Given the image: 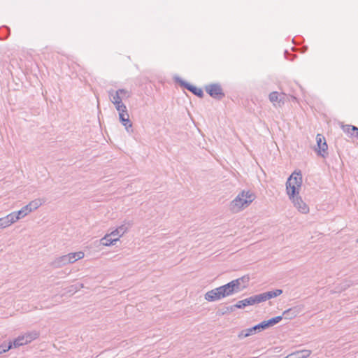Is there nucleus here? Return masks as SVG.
Masks as SVG:
<instances>
[{
  "mask_svg": "<svg viewBox=\"0 0 358 358\" xmlns=\"http://www.w3.org/2000/svg\"><path fill=\"white\" fill-rule=\"evenodd\" d=\"M241 279L234 280L229 283L207 292L204 298L208 301H215L231 296L241 290Z\"/></svg>",
  "mask_w": 358,
  "mask_h": 358,
  "instance_id": "1",
  "label": "nucleus"
},
{
  "mask_svg": "<svg viewBox=\"0 0 358 358\" xmlns=\"http://www.w3.org/2000/svg\"><path fill=\"white\" fill-rule=\"evenodd\" d=\"M255 193L250 189L241 190L229 203V209L232 213H238L248 208L256 199Z\"/></svg>",
  "mask_w": 358,
  "mask_h": 358,
  "instance_id": "2",
  "label": "nucleus"
},
{
  "mask_svg": "<svg viewBox=\"0 0 358 358\" xmlns=\"http://www.w3.org/2000/svg\"><path fill=\"white\" fill-rule=\"evenodd\" d=\"M132 223L130 221L124 220L120 226L101 238V244L106 247L114 245L121 237L127 233Z\"/></svg>",
  "mask_w": 358,
  "mask_h": 358,
  "instance_id": "3",
  "label": "nucleus"
},
{
  "mask_svg": "<svg viewBox=\"0 0 358 358\" xmlns=\"http://www.w3.org/2000/svg\"><path fill=\"white\" fill-rule=\"evenodd\" d=\"M282 317L281 316H277L273 318H271L268 320H265L262 322L261 323L246 329H243L239 332L238 334V338L239 339H243L245 338H247L248 336H252L257 333L261 332L263 330L268 328L269 327H271L277 323H278L280 321H281Z\"/></svg>",
  "mask_w": 358,
  "mask_h": 358,
  "instance_id": "4",
  "label": "nucleus"
},
{
  "mask_svg": "<svg viewBox=\"0 0 358 358\" xmlns=\"http://www.w3.org/2000/svg\"><path fill=\"white\" fill-rule=\"evenodd\" d=\"M303 177L301 171H294L286 182V193L288 197L299 194L302 187Z\"/></svg>",
  "mask_w": 358,
  "mask_h": 358,
  "instance_id": "5",
  "label": "nucleus"
},
{
  "mask_svg": "<svg viewBox=\"0 0 358 358\" xmlns=\"http://www.w3.org/2000/svg\"><path fill=\"white\" fill-rule=\"evenodd\" d=\"M282 293V290L276 289L275 290L264 292L259 294L253 295L249 297L250 306L264 302L272 298H275Z\"/></svg>",
  "mask_w": 358,
  "mask_h": 358,
  "instance_id": "6",
  "label": "nucleus"
},
{
  "mask_svg": "<svg viewBox=\"0 0 358 358\" xmlns=\"http://www.w3.org/2000/svg\"><path fill=\"white\" fill-rule=\"evenodd\" d=\"M117 110L118 112L119 120L120 122L124 127L126 131L128 133H131L133 131L132 123L129 120V115L127 107L118 109Z\"/></svg>",
  "mask_w": 358,
  "mask_h": 358,
  "instance_id": "7",
  "label": "nucleus"
},
{
  "mask_svg": "<svg viewBox=\"0 0 358 358\" xmlns=\"http://www.w3.org/2000/svg\"><path fill=\"white\" fill-rule=\"evenodd\" d=\"M289 199L299 213L302 214H308L309 213V206L303 201L300 194L294 197H289Z\"/></svg>",
  "mask_w": 358,
  "mask_h": 358,
  "instance_id": "8",
  "label": "nucleus"
},
{
  "mask_svg": "<svg viewBox=\"0 0 358 358\" xmlns=\"http://www.w3.org/2000/svg\"><path fill=\"white\" fill-rule=\"evenodd\" d=\"M108 95L110 101L115 105L116 110L127 107L122 103V97L121 96V94H120L118 90H110L108 92Z\"/></svg>",
  "mask_w": 358,
  "mask_h": 358,
  "instance_id": "9",
  "label": "nucleus"
},
{
  "mask_svg": "<svg viewBox=\"0 0 358 358\" xmlns=\"http://www.w3.org/2000/svg\"><path fill=\"white\" fill-rule=\"evenodd\" d=\"M206 92L209 94V95L215 99H222L224 95L222 92V90L220 85L217 84H213L206 86Z\"/></svg>",
  "mask_w": 358,
  "mask_h": 358,
  "instance_id": "10",
  "label": "nucleus"
},
{
  "mask_svg": "<svg viewBox=\"0 0 358 358\" xmlns=\"http://www.w3.org/2000/svg\"><path fill=\"white\" fill-rule=\"evenodd\" d=\"M316 141L318 148L317 154L324 157L328 148L325 138L322 134H317L316 136Z\"/></svg>",
  "mask_w": 358,
  "mask_h": 358,
  "instance_id": "11",
  "label": "nucleus"
},
{
  "mask_svg": "<svg viewBox=\"0 0 358 358\" xmlns=\"http://www.w3.org/2000/svg\"><path fill=\"white\" fill-rule=\"evenodd\" d=\"M69 264L66 255L55 257L50 263V266L54 268H62Z\"/></svg>",
  "mask_w": 358,
  "mask_h": 358,
  "instance_id": "12",
  "label": "nucleus"
},
{
  "mask_svg": "<svg viewBox=\"0 0 358 358\" xmlns=\"http://www.w3.org/2000/svg\"><path fill=\"white\" fill-rule=\"evenodd\" d=\"M85 253L83 251H78L75 252H70L66 254V257L69 264H73L78 260L83 259Z\"/></svg>",
  "mask_w": 358,
  "mask_h": 358,
  "instance_id": "13",
  "label": "nucleus"
},
{
  "mask_svg": "<svg viewBox=\"0 0 358 358\" xmlns=\"http://www.w3.org/2000/svg\"><path fill=\"white\" fill-rule=\"evenodd\" d=\"M45 202V200L44 199L38 198V199H34L31 201H30L27 205V206L28 207L30 213H31V212L36 210V209H38Z\"/></svg>",
  "mask_w": 358,
  "mask_h": 358,
  "instance_id": "14",
  "label": "nucleus"
},
{
  "mask_svg": "<svg viewBox=\"0 0 358 358\" xmlns=\"http://www.w3.org/2000/svg\"><path fill=\"white\" fill-rule=\"evenodd\" d=\"M283 94H280L277 92H273L269 94V100L274 106L279 104L282 102L283 103Z\"/></svg>",
  "mask_w": 358,
  "mask_h": 358,
  "instance_id": "15",
  "label": "nucleus"
},
{
  "mask_svg": "<svg viewBox=\"0 0 358 358\" xmlns=\"http://www.w3.org/2000/svg\"><path fill=\"white\" fill-rule=\"evenodd\" d=\"M181 85H183L186 89L192 92L194 94L202 97L203 95V90L200 88H197L193 85H191L189 83L181 81Z\"/></svg>",
  "mask_w": 358,
  "mask_h": 358,
  "instance_id": "16",
  "label": "nucleus"
},
{
  "mask_svg": "<svg viewBox=\"0 0 358 358\" xmlns=\"http://www.w3.org/2000/svg\"><path fill=\"white\" fill-rule=\"evenodd\" d=\"M341 129L349 137H355V134L358 129L357 127L350 124H343L341 126Z\"/></svg>",
  "mask_w": 358,
  "mask_h": 358,
  "instance_id": "17",
  "label": "nucleus"
},
{
  "mask_svg": "<svg viewBox=\"0 0 358 358\" xmlns=\"http://www.w3.org/2000/svg\"><path fill=\"white\" fill-rule=\"evenodd\" d=\"M12 343L13 347L17 348L28 344L27 340L25 339L24 334L16 338Z\"/></svg>",
  "mask_w": 358,
  "mask_h": 358,
  "instance_id": "18",
  "label": "nucleus"
},
{
  "mask_svg": "<svg viewBox=\"0 0 358 358\" xmlns=\"http://www.w3.org/2000/svg\"><path fill=\"white\" fill-rule=\"evenodd\" d=\"M245 305H244V302L243 301V300L241 301H238L235 305L234 306H229V307H226L225 308V310L223 311L222 313V315H224L227 313H229V312H232L234 311L236 308H245Z\"/></svg>",
  "mask_w": 358,
  "mask_h": 358,
  "instance_id": "19",
  "label": "nucleus"
},
{
  "mask_svg": "<svg viewBox=\"0 0 358 358\" xmlns=\"http://www.w3.org/2000/svg\"><path fill=\"white\" fill-rule=\"evenodd\" d=\"M24 336L25 339L27 340V343H29L39 336V333L36 331H33L24 334Z\"/></svg>",
  "mask_w": 358,
  "mask_h": 358,
  "instance_id": "20",
  "label": "nucleus"
},
{
  "mask_svg": "<svg viewBox=\"0 0 358 358\" xmlns=\"http://www.w3.org/2000/svg\"><path fill=\"white\" fill-rule=\"evenodd\" d=\"M15 212L16 213L20 220L24 218L29 213H31L27 205L23 206L20 210Z\"/></svg>",
  "mask_w": 358,
  "mask_h": 358,
  "instance_id": "21",
  "label": "nucleus"
},
{
  "mask_svg": "<svg viewBox=\"0 0 358 358\" xmlns=\"http://www.w3.org/2000/svg\"><path fill=\"white\" fill-rule=\"evenodd\" d=\"M6 216L8 220L9 226H11L13 224L15 223L16 222H17L20 220L15 211L8 214Z\"/></svg>",
  "mask_w": 358,
  "mask_h": 358,
  "instance_id": "22",
  "label": "nucleus"
},
{
  "mask_svg": "<svg viewBox=\"0 0 358 358\" xmlns=\"http://www.w3.org/2000/svg\"><path fill=\"white\" fill-rule=\"evenodd\" d=\"M10 227L6 216L0 217V229H5Z\"/></svg>",
  "mask_w": 358,
  "mask_h": 358,
  "instance_id": "23",
  "label": "nucleus"
},
{
  "mask_svg": "<svg viewBox=\"0 0 358 358\" xmlns=\"http://www.w3.org/2000/svg\"><path fill=\"white\" fill-rule=\"evenodd\" d=\"M117 90L120 92V94H121V96L122 97V99H123L129 98L131 96V93L128 90H127L119 89Z\"/></svg>",
  "mask_w": 358,
  "mask_h": 358,
  "instance_id": "24",
  "label": "nucleus"
},
{
  "mask_svg": "<svg viewBox=\"0 0 358 358\" xmlns=\"http://www.w3.org/2000/svg\"><path fill=\"white\" fill-rule=\"evenodd\" d=\"M2 347H3V345H0V349H1ZM12 348H13L12 343H9V344H8V347L6 348V349L0 350V355L3 353V352H6L9 350H10Z\"/></svg>",
  "mask_w": 358,
  "mask_h": 358,
  "instance_id": "25",
  "label": "nucleus"
},
{
  "mask_svg": "<svg viewBox=\"0 0 358 358\" xmlns=\"http://www.w3.org/2000/svg\"><path fill=\"white\" fill-rule=\"evenodd\" d=\"M243 301L244 302V305H245V307L248 306H250L249 297L247 298V299H243Z\"/></svg>",
  "mask_w": 358,
  "mask_h": 358,
  "instance_id": "26",
  "label": "nucleus"
},
{
  "mask_svg": "<svg viewBox=\"0 0 358 358\" xmlns=\"http://www.w3.org/2000/svg\"><path fill=\"white\" fill-rule=\"evenodd\" d=\"M291 310V309H289V310H285L283 312V315H285L286 314H287L289 311Z\"/></svg>",
  "mask_w": 358,
  "mask_h": 358,
  "instance_id": "27",
  "label": "nucleus"
},
{
  "mask_svg": "<svg viewBox=\"0 0 358 358\" xmlns=\"http://www.w3.org/2000/svg\"><path fill=\"white\" fill-rule=\"evenodd\" d=\"M292 99L294 101H296V98L295 96H292Z\"/></svg>",
  "mask_w": 358,
  "mask_h": 358,
  "instance_id": "28",
  "label": "nucleus"
},
{
  "mask_svg": "<svg viewBox=\"0 0 358 358\" xmlns=\"http://www.w3.org/2000/svg\"><path fill=\"white\" fill-rule=\"evenodd\" d=\"M7 347H8V346H4V345H3V347L1 348V350H2V349H6V348H7Z\"/></svg>",
  "mask_w": 358,
  "mask_h": 358,
  "instance_id": "29",
  "label": "nucleus"
},
{
  "mask_svg": "<svg viewBox=\"0 0 358 358\" xmlns=\"http://www.w3.org/2000/svg\"><path fill=\"white\" fill-rule=\"evenodd\" d=\"M357 241H358V240H357Z\"/></svg>",
  "mask_w": 358,
  "mask_h": 358,
  "instance_id": "30",
  "label": "nucleus"
}]
</instances>
